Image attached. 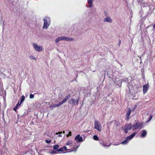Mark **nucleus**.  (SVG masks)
Returning <instances> with one entry per match:
<instances>
[{"label":"nucleus","mask_w":155,"mask_h":155,"mask_svg":"<svg viewBox=\"0 0 155 155\" xmlns=\"http://www.w3.org/2000/svg\"><path fill=\"white\" fill-rule=\"evenodd\" d=\"M116 72L113 73L112 77L110 76V74H109L108 72H107V74L109 77L112 79L115 83L120 87L121 86L122 82L123 81H122V80L120 81V80L118 78V76L116 75Z\"/></svg>","instance_id":"1"},{"label":"nucleus","mask_w":155,"mask_h":155,"mask_svg":"<svg viewBox=\"0 0 155 155\" xmlns=\"http://www.w3.org/2000/svg\"><path fill=\"white\" fill-rule=\"evenodd\" d=\"M136 134V133L134 132L131 135L127 137L125 140L122 141L121 143L123 145L127 144L133 138Z\"/></svg>","instance_id":"2"},{"label":"nucleus","mask_w":155,"mask_h":155,"mask_svg":"<svg viewBox=\"0 0 155 155\" xmlns=\"http://www.w3.org/2000/svg\"><path fill=\"white\" fill-rule=\"evenodd\" d=\"M44 24L43 28L47 29L50 24V19L48 17H45L44 18Z\"/></svg>","instance_id":"3"},{"label":"nucleus","mask_w":155,"mask_h":155,"mask_svg":"<svg viewBox=\"0 0 155 155\" xmlns=\"http://www.w3.org/2000/svg\"><path fill=\"white\" fill-rule=\"evenodd\" d=\"M132 81L133 79L131 77H129L127 78H124L122 79V81L127 83V86L129 88V86H131L132 84Z\"/></svg>","instance_id":"4"},{"label":"nucleus","mask_w":155,"mask_h":155,"mask_svg":"<svg viewBox=\"0 0 155 155\" xmlns=\"http://www.w3.org/2000/svg\"><path fill=\"white\" fill-rule=\"evenodd\" d=\"M132 127V125L130 123L127 124H126L124 128H123L122 127L121 129L124 130L125 134H127L128 132V130H130Z\"/></svg>","instance_id":"5"},{"label":"nucleus","mask_w":155,"mask_h":155,"mask_svg":"<svg viewBox=\"0 0 155 155\" xmlns=\"http://www.w3.org/2000/svg\"><path fill=\"white\" fill-rule=\"evenodd\" d=\"M94 124V128L98 131H101L102 130V127L99 121L98 120H95Z\"/></svg>","instance_id":"6"},{"label":"nucleus","mask_w":155,"mask_h":155,"mask_svg":"<svg viewBox=\"0 0 155 155\" xmlns=\"http://www.w3.org/2000/svg\"><path fill=\"white\" fill-rule=\"evenodd\" d=\"M142 124L139 122H137L135 123L133 125L132 130H134L139 128H140V129L142 128Z\"/></svg>","instance_id":"7"},{"label":"nucleus","mask_w":155,"mask_h":155,"mask_svg":"<svg viewBox=\"0 0 155 155\" xmlns=\"http://www.w3.org/2000/svg\"><path fill=\"white\" fill-rule=\"evenodd\" d=\"M33 46L35 49L38 52H40L43 50V48L42 46H38L35 43H33Z\"/></svg>","instance_id":"8"},{"label":"nucleus","mask_w":155,"mask_h":155,"mask_svg":"<svg viewBox=\"0 0 155 155\" xmlns=\"http://www.w3.org/2000/svg\"><path fill=\"white\" fill-rule=\"evenodd\" d=\"M78 101L79 99L75 100L74 98H71L69 100L68 102L70 104L74 105L78 104Z\"/></svg>","instance_id":"9"},{"label":"nucleus","mask_w":155,"mask_h":155,"mask_svg":"<svg viewBox=\"0 0 155 155\" xmlns=\"http://www.w3.org/2000/svg\"><path fill=\"white\" fill-rule=\"evenodd\" d=\"M141 7L142 9H143L144 10L145 9L144 8H146V9H150V8L148 5V3L147 2H145L143 1H142L141 2V3L140 4Z\"/></svg>","instance_id":"10"},{"label":"nucleus","mask_w":155,"mask_h":155,"mask_svg":"<svg viewBox=\"0 0 155 155\" xmlns=\"http://www.w3.org/2000/svg\"><path fill=\"white\" fill-rule=\"evenodd\" d=\"M74 139L76 141V142H81L83 141L82 138L80 135L78 134L75 137Z\"/></svg>","instance_id":"11"},{"label":"nucleus","mask_w":155,"mask_h":155,"mask_svg":"<svg viewBox=\"0 0 155 155\" xmlns=\"http://www.w3.org/2000/svg\"><path fill=\"white\" fill-rule=\"evenodd\" d=\"M131 113V110L130 108H128L127 109V113L126 114V119L127 120H129L130 117H129L130 114Z\"/></svg>","instance_id":"12"},{"label":"nucleus","mask_w":155,"mask_h":155,"mask_svg":"<svg viewBox=\"0 0 155 155\" xmlns=\"http://www.w3.org/2000/svg\"><path fill=\"white\" fill-rule=\"evenodd\" d=\"M148 84L146 85H144L143 86V91L144 94H145L147 91L148 89Z\"/></svg>","instance_id":"13"},{"label":"nucleus","mask_w":155,"mask_h":155,"mask_svg":"<svg viewBox=\"0 0 155 155\" xmlns=\"http://www.w3.org/2000/svg\"><path fill=\"white\" fill-rule=\"evenodd\" d=\"M71 96V95L70 94H68L67 95L65 98L61 102L62 104H63V103L66 102L70 97Z\"/></svg>","instance_id":"14"},{"label":"nucleus","mask_w":155,"mask_h":155,"mask_svg":"<svg viewBox=\"0 0 155 155\" xmlns=\"http://www.w3.org/2000/svg\"><path fill=\"white\" fill-rule=\"evenodd\" d=\"M103 21L104 22L111 23L112 21V20L111 18L108 17L104 18L103 20Z\"/></svg>","instance_id":"15"},{"label":"nucleus","mask_w":155,"mask_h":155,"mask_svg":"<svg viewBox=\"0 0 155 155\" xmlns=\"http://www.w3.org/2000/svg\"><path fill=\"white\" fill-rule=\"evenodd\" d=\"M67 148L66 147L64 146L62 147L59 148L58 150H57V151L59 152H64L63 153H65V152H64V151L66 150H67Z\"/></svg>","instance_id":"16"},{"label":"nucleus","mask_w":155,"mask_h":155,"mask_svg":"<svg viewBox=\"0 0 155 155\" xmlns=\"http://www.w3.org/2000/svg\"><path fill=\"white\" fill-rule=\"evenodd\" d=\"M147 134V131L145 130H143L141 134V137H145Z\"/></svg>","instance_id":"17"},{"label":"nucleus","mask_w":155,"mask_h":155,"mask_svg":"<svg viewBox=\"0 0 155 155\" xmlns=\"http://www.w3.org/2000/svg\"><path fill=\"white\" fill-rule=\"evenodd\" d=\"M21 104H20V103H19V101L18 102V103L16 105V106L13 108V110L15 111H16L18 109V107Z\"/></svg>","instance_id":"18"},{"label":"nucleus","mask_w":155,"mask_h":155,"mask_svg":"<svg viewBox=\"0 0 155 155\" xmlns=\"http://www.w3.org/2000/svg\"><path fill=\"white\" fill-rule=\"evenodd\" d=\"M74 39L73 38H69L68 37H64V40L66 41H73Z\"/></svg>","instance_id":"19"},{"label":"nucleus","mask_w":155,"mask_h":155,"mask_svg":"<svg viewBox=\"0 0 155 155\" xmlns=\"http://www.w3.org/2000/svg\"><path fill=\"white\" fill-rule=\"evenodd\" d=\"M87 2L89 5V7L90 8L92 7L93 0H87Z\"/></svg>","instance_id":"20"},{"label":"nucleus","mask_w":155,"mask_h":155,"mask_svg":"<svg viewBox=\"0 0 155 155\" xmlns=\"http://www.w3.org/2000/svg\"><path fill=\"white\" fill-rule=\"evenodd\" d=\"M4 150L5 151H2L1 153H0V155H8V151L7 150H5V149L4 148Z\"/></svg>","instance_id":"21"},{"label":"nucleus","mask_w":155,"mask_h":155,"mask_svg":"<svg viewBox=\"0 0 155 155\" xmlns=\"http://www.w3.org/2000/svg\"><path fill=\"white\" fill-rule=\"evenodd\" d=\"M58 152L56 150H51L50 152H49V153L51 155H54L56 154H57Z\"/></svg>","instance_id":"22"},{"label":"nucleus","mask_w":155,"mask_h":155,"mask_svg":"<svg viewBox=\"0 0 155 155\" xmlns=\"http://www.w3.org/2000/svg\"><path fill=\"white\" fill-rule=\"evenodd\" d=\"M155 27V25H153V27H152V25H151L149 26H147L146 28V29H147L148 28H151V31H154Z\"/></svg>","instance_id":"23"},{"label":"nucleus","mask_w":155,"mask_h":155,"mask_svg":"<svg viewBox=\"0 0 155 155\" xmlns=\"http://www.w3.org/2000/svg\"><path fill=\"white\" fill-rule=\"evenodd\" d=\"M100 143L102 146L105 147H109L110 146V144H109V145H106L104 142H100Z\"/></svg>","instance_id":"24"},{"label":"nucleus","mask_w":155,"mask_h":155,"mask_svg":"<svg viewBox=\"0 0 155 155\" xmlns=\"http://www.w3.org/2000/svg\"><path fill=\"white\" fill-rule=\"evenodd\" d=\"M62 104L61 102L58 104H54V105H53L52 106V107H59V106L61 105Z\"/></svg>","instance_id":"25"},{"label":"nucleus","mask_w":155,"mask_h":155,"mask_svg":"<svg viewBox=\"0 0 155 155\" xmlns=\"http://www.w3.org/2000/svg\"><path fill=\"white\" fill-rule=\"evenodd\" d=\"M25 96L23 95H22L21 97L20 100V104H21L23 102V101L25 100Z\"/></svg>","instance_id":"26"},{"label":"nucleus","mask_w":155,"mask_h":155,"mask_svg":"<svg viewBox=\"0 0 155 155\" xmlns=\"http://www.w3.org/2000/svg\"><path fill=\"white\" fill-rule=\"evenodd\" d=\"M59 146L58 145L56 144L53 147V150H55L57 151V150H58Z\"/></svg>","instance_id":"27"},{"label":"nucleus","mask_w":155,"mask_h":155,"mask_svg":"<svg viewBox=\"0 0 155 155\" xmlns=\"http://www.w3.org/2000/svg\"><path fill=\"white\" fill-rule=\"evenodd\" d=\"M5 73L6 74H11V69L10 68H9L8 69V70H5Z\"/></svg>","instance_id":"28"},{"label":"nucleus","mask_w":155,"mask_h":155,"mask_svg":"<svg viewBox=\"0 0 155 155\" xmlns=\"http://www.w3.org/2000/svg\"><path fill=\"white\" fill-rule=\"evenodd\" d=\"M93 139L95 140H99L98 137L96 135H94L93 136Z\"/></svg>","instance_id":"29"},{"label":"nucleus","mask_w":155,"mask_h":155,"mask_svg":"<svg viewBox=\"0 0 155 155\" xmlns=\"http://www.w3.org/2000/svg\"><path fill=\"white\" fill-rule=\"evenodd\" d=\"M153 117V115H150L149 116V118H148V119L146 122H148L150 121L152 119Z\"/></svg>","instance_id":"30"},{"label":"nucleus","mask_w":155,"mask_h":155,"mask_svg":"<svg viewBox=\"0 0 155 155\" xmlns=\"http://www.w3.org/2000/svg\"><path fill=\"white\" fill-rule=\"evenodd\" d=\"M60 39H60V37H59L56 39L55 41L56 43H58L59 41H61V40Z\"/></svg>","instance_id":"31"},{"label":"nucleus","mask_w":155,"mask_h":155,"mask_svg":"<svg viewBox=\"0 0 155 155\" xmlns=\"http://www.w3.org/2000/svg\"><path fill=\"white\" fill-rule=\"evenodd\" d=\"M72 143V142L71 140H69L68 141V142L66 143V145L67 146L71 145Z\"/></svg>","instance_id":"32"},{"label":"nucleus","mask_w":155,"mask_h":155,"mask_svg":"<svg viewBox=\"0 0 155 155\" xmlns=\"http://www.w3.org/2000/svg\"><path fill=\"white\" fill-rule=\"evenodd\" d=\"M29 57L31 59H33L35 60H36V58L33 56H30Z\"/></svg>","instance_id":"33"},{"label":"nucleus","mask_w":155,"mask_h":155,"mask_svg":"<svg viewBox=\"0 0 155 155\" xmlns=\"http://www.w3.org/2000/svg\"><path fill=\"white\" fill-rule=\"evenodd\" d=\"M45 142L47 143H50L51 142V140H45Z\"/></svg>","instance_id":"34"},{"label":"nucleus","mask_w":155,"mask_h":155,"mask_svg":"<svg viewBox=\"0 0 155 155\" xmlns=\"http://www.w3.org/2000/svg\"><path fill=\"white\" fill-rule=\"evenodd\" d=\"M71 135V131H69L68 132V134L67 135V137H69Z\"/></svg>","instance_id":"35"},{"label":"nucleus","mask_w":155,"mask_h":155,"mask_svg":"<svg viewBox=\"0 0 155 155\" xmlns=\"http://www.w3.org/2000/svg\"><path fill=\"white\" fill-rule=\"evenodd\" d=\"M29 97L30 99H33L34 97V94H31L30 95Z\"/></svg>","instance_id":"36"},{"label":"nucleus","mask_w":155,"mask_h":155,"mask_svg":"<svg viewBox=\"0 0 155 155\" xmlns=\"http://www.w3.org/2000/svg\"><path fill=\"white\" fill-rule=\"evenodd\" d=\"M61 41L64 40V37L62 36L60 37Z\"/></svg>","instance_id":"37"},{"label":"nucleus","mask_w":155,"mask_h":155,"mask_svg":"<svg viewBox=\"0 0 155 155\" xmlns=\"http://www.w3.org/2000/svg\"><path fill=\"white\" fill-rule=\"evenodd\" d=\"M5 69L4 68H2L1 69V72H5Z\"/></svg>","instance_id":"38"},{"label":"nucleus","mask_w":155,"mask_h":155,"mask_svg":"<svg viewBox=\"0 0 155 155\" xmlns=\"http://www.w3.org/2000/svg\"><path fill=\"white\" fill-rule=\"evenodd\" d=\"M80 146V145H76L75 144L74 145V147H75L76 148H78Z\"/></svg>","instance_id":"39"},{"label":"nucleus","mask_w":155,"mask_h":155,"mask_svg":"<svg viewBox=\"0 0 155 155\" xmlns=\"http://www.w3.org/2000/svg\"><path fill=\"white\" fill-rule=\"evenodd\" d=\"M62 133V132H59L58 133H56L55 135H58L59 133L60 134H61Z\"/></svg>","instance_id":"40"},{"label":"nucleus","mask_w":155,"mask_h":155,"mask_svg":"<svg viewBox=\"0 0 155 155\" xmlns=\"http://www.w3.org/2000/svg\"><path fill=\"white\" fill-rule=\"evenodd\" d=\"M58 137H62V135L61 134L58 135Z\"/></svg>","instance_id":"41"},{"label":"nucleus","mask_w":155,"mask_h":155,"mask_svg":"<svg viewBox=\"0 0 155 155\" xmlns=\"http://www.w3.org/2000/svg\"><path fill=\"white\" fill-rule=\"evenodd\" d=\"M135 109V107H134L132 110H134Z\"/></svg>","instance_id":"42"},{"label":"nucleus","mask_w":155,"mask_h":155,"mask_svg":"<svg viewBox=\"0 0 155 155\" xmlns=\"http://www.w3.org/2000/svg\"><path fill=\"white\" fill-rule=\"evenodd\" d=\"M63 133L64 134V133H65V131H63Z\"/></svg>","instance_id":"43"},{"label":"nucleus","mask_w":155,"mask_h":155,"mask_svg":"<svg viewBox=\"0 0 155 155\" xmlns=\"http://www.w3.org/2000/svg\"><path fill=\"white\" fill-rule=\"evenodd\" d=\"M4 22H3V28L4 27Z\"/></svg>","instance_id":"44"},{"label":"nucleus","mask_w":155,"mask_h":155,"mask_svg":"<svg viewBox=\"0 0 155 155\" xmlns=\"http://www.w3.org/2000/svg\"><path fill=\"white\" fill-rule=\"evenodd\" d=\"M0 95H2V94H1L0 93Z\"/></svg>","instance_id":"45"},{"label":"nucleus","mask_w":155,"mask_h":155,"mask_svg":"<svg viewBox=\"0 0 155 155\" xmlns=\"http://www.w3.org/2000/svg\"><path fill=\"white\" fill-rule=\"evenodd\" d=\"M154 25H155V24Z\"/></svg>","instance_id":"46"}]
</instances>
